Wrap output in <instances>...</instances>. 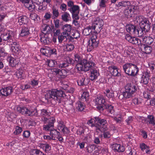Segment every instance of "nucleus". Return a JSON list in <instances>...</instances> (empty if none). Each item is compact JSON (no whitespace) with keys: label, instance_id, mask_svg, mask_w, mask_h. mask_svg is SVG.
Masks as SVG:
<instances>
[{"label":"nucleus","instance_id":"nucleus-1","mask_svg":"<svg viewBox=\"0 0 155 155\" xmlns=\"http://www.w3.org/2000/svg\"><path fill=\"white\" fill-rule=\"evenodd\" d=\"M65 96L64 91L62 90L53 89L49 91L45 95V98L48 101L54 100L59 103L61 102L62 98Z\"/></svg>","mask_w":155,"mask_h":155},{"label":"nucleus","instance_id":"nucleus-56","mask_svg":"<svg viewBox=\"0 0 155 155\" xmlns=\"http://www.w3.org/2000/svg\"><path fill=\"white\" fill-rule=\"evenodd\" d=\"M48 53L50 55H56L57 54V50L55 48H50L48 50Z\"/></svg>","mask_w":155,"mask_h":155},{"label":"nucleus","instance_id":"nucleus-34","mask_svg":"<svg viewBox=\"0 0 155 155\" xmlns=\"http://www.w3.org/2000/svg\"><path fill=\"white\" fill-rule=\"evenodd\" d=\"M75 107L78 110L81 111L84 109L85 104L82 102L78 101L76 103Z\"/></svg>","mask_w":155,"mask_h":155},{"label":"nucleus","instance_id":"nucleus-35","mask_svg":"<svg viewBox=\"0 0 155 155\" xmlns=\"http://www.w3.org/2000/svg\"><path fill=\"white\" fill-rule=\"evenodd\" d=\"M130 43L138 45L139 47L142 43L141 40L137 37H133Z\"/></svg>","mask_w":155,"mask_h":155},{"label":"nucleus","instance_id":"nucleus-47","mask_svg":"<svg viewBox=\"0 0 155 155\" xmlns=\"http://www.w3.org/2000/svg\"><path fill=\"white\" fill-rule=\"evenodd\" d=\"M7 55V53L4 48H0V57H4L6 56Z\"/></svg>","mask_w":155,"mask_h":155},{"label":"nucleus","instance_id":"nucleus-29","mask_svg":"<svg viewBox=\"0 0 155 155\" xmlns=\"http://www.w3.org/2000/svg\"><path fill=\"white\" fill-rule=\"evenodd\" d=\"M91 27V26H88L85 28L83 31V34L85 36H88L90 34L92 35H94V34Z\"/></svg>","mask_w":155,"mask_h":155},{"label":"nucleus","instance_id":"nucleus-15","mask_svg":"<svg viewBox=\"0 0 155 155\" xmlns=\"http://www.w3.org/2000/svg\"><path fill=\"white\" fill-rule=\"evenodd\" d=\"M116 5L118 7H120V8H122L124 10L127 9H129L131 6H133L131 5L130 2L129 1H122L120 2L117 4H116Z\"/></svg>","mask_w":155,"mask_h":155},{"label":"nucleus","instance_id":"nucleus-19","mask_svg":"<svg viewBox=\"0 0 155 155\" xmlns=\"http://www.w3.org/2000/svg\"><path fill=\"white\" fill-rule=\"evenodd\" d=\"M10 45L11 46V49L13 52L18 54L21 52L20 48L17 41H14Z\"/></svg>","mask_w":155,"mask_h":155},{"label":"nucleus","instance_id":"nucleus-6","mask_svg":"<svg viewBox=\"0 0 155 155\" xmlns=\"http://www.w3.org/2000/svg\"><path fill=\"white\" fill-rule=\"evenodd\" d=\"M107 123L106 120L98 117H94L88 120L87 124L90 126H104Z\"/></svg>","mask_w":155,"mask_h":155},{"label":"nucleus","instance_id":"nucleus-40","mask_svg":"<svg viewBox=\"0 0 155 155\" xmlns=\"http://www.w3.org/2000/svg\"><path fill=\"white\" fill-rule=\"evenodd\" d=\"M46 64L48 65V66L51 67L54 66L56 67L57 62L55 60L48 59L46 61Z\"/></svg>","mask_w":155,"mask_h":155},{"label":"nucleus","instance_id":"nucleus-31","mask_svg":"<svg viewBox=\"0 0 155 155\" xmlns=\"http://www.w3.org/2000/svg\"><path fill=\"white\" fill-rule=\"evenodd\" d=\"M147 124L153 125H155V119L153 115H148L147 118Z\"/></svg>","mask_w":155,"mask_h":155},{"label":"nucleus","instance_id":"nucleus-7","mask_svg":"<svg viewBox=\"0 0 155 155\" xmlns=\"http://www.w3.org/2000/svg\"><path fill=\"white\" fill-rule=\"evenodd\" d=\"M139 25L140 29H142L145 33L148 32L150 28V23L146 18H143V16H140Z\"/></svg>","mask_w":155,"mask_h":155},{"label":"nucleus","instance_id":"nucleus-26","mask_svg":"<svg viewBox=\"0 0 155 155\" xmlns=\"http://www.w3.org/2000/svg\"><path fill=\"white\" fill-rule=\"evenodd\" d=\"M140 148L141 150L144 151H145V152L147 154H149L150 153L151 151L150 149V147L144 143H142L140 144Z\"/></svg>","mask_w":155,"mask_h":155},{"label":"nucleus","instance_id":"nucleus-27","mask_svg":"<svg viewBox=\"0 0 155 155\" xmlns=\"http://www.w3.org/2000/svg\"><path fill=\"white\" fill-rule=\"evenodd\" d=\"M64 32L62 34L64 35H69L71 31V25L66 24L64 25L62 28Z\"/></svg>","mask_w":155,"mask_h":155},{"label":"nucleus","instance_id":"nucleus-2","mask_svg":"<svg viewBox=\"0 0 155 155\" xmlns=\"http://www.w3.org/2000/svg\"><path fill=\"white\" fill-rule=\"evenodd\" d=\"M125 91L120 95L118 98L120 99L124 98L127 99L131 97L138 88L137 86L133 84L128 83L124 87Z\"/></svg>","mask_w":155,"mask_h":155},{"label":"nucleus","instance_id":"nucleus-39","mask_svg":"<svg viewBox=\"0 0 155 155\" xmlns=\"http://www.w3.org/2000/svg\"><path fill=\"white\" fill-rule=\"evenodd\" d=\"M91 26V28H92L93 31L94 35H97L98 32H99L102 29V27H100V26L98 25H94Z\"/></svg>","mask_w":155,"mask_h":155},{"label":"nucleus","instance_id":"nucleus-53","mask_svg":"<svg viewBox=\"0 0 155 155\" xmlns=\"http://www.w3.org/2000/svg\"><path fill=\"white\" fill-rule=\"evenodd\" d=\"M23 71L22 70H19L15 73V74L18 78L21 79L22 78Z\"/></svg>","mask_w":155,"mask_h":155},{"label":"nucleus","instance_id":"nucleus-12","mask_svg":"<svg viewBox=\"0 0 155 155\" xmlns=\"http://www.w3.org/2000/svg\"><path fill=\"white\" fill-rule=\"evenodd\" d=\"M13 91L12 87H8L2 88L0 90V96L4 98L11 95Z\"/></svg>","mask_w":155,"mask_h":155},{"label":"nucleus","instance_id":"nucleus-18","mask_svg":"<svg viewBox=\"0 0 155 155\" xmlns=\"http://www.w3.org/2000/svg\"><path fill=\"white\" fill-rule=\"evenodd\" d=\"M139 48L141 51L146 54H150L151 53L152 48L151 47L144 44L141 43Z\"/></svg>","mask_w":155,"mask_h":155},{"label":"nucleus","instance_id":"nucleus-24","mask_svg":"<svg viewBox=\"0 0 155 155\" xmlns=\"http://www.w3.org/2000/svg\"><path fill=\"white\" fill-rule=\"evenodd\" d=\"M103 107L104 110L105 109L108 112V114L110 115V114H114V107L111 105H109L107 104L104 105Z\"/></svg>","mask_w":155,"mask_h":155},{"label":"nucleus","instance_id":"nucleus-13","mask_svg":"<svg viewBox=\"0 0 155 155\" xmlns=\"http://www.w3.org/2000/svg\"><path fill=\"white\" fill-rule=\"evenodd\" d=\"M82 62L84 67L85 71H87L90 70V71L91 69H93V68L96 67L95 64L93 62L88 61L87 60L84 59H83Z\"/></svg>","mask_w":155,"mask_h":155},{"label":"nucleus","instance_id":"nucleus-3","mask_svg":"<svg viewBox=\"0 0 155 155\" xmlns=\"http://www.w3.org/2000/svg\"><path fill=\"white\" fill-rule=\"evenodd\" d=\"M123 68L124 72L131 77L136 76L139 71V69L137 66L132 63H126L123 65Z\"/></svg>","mask_w":155,"mask_h":155},{"label":"nucleus","instance_id":"nucleus-44","mask_svg":"<svg viewBox=\"0 0 155 155\" xmlns=\"http://www.w3.org/2000/svg\"><path fill=\"white\" fill-rule=\"evenodd\" d=\"M76 68L78 71H85L84 67L82 63H77L76 65Z\"/></svg>","mask_w":155,"mask_h":155},{"label":"nucleus","instance_id":"nucleus-59","mask_svg":"<svg viewBox=\"0 0 155 155\" xmlns=\"http://www.w3.org/2000/svg\"><path fill=\"white\" fill-rule=\"evenodd\" d=\"M74 47L73 45L69 44L67 45L66 46V49L68 51H72L74 48Z\"/></svg>","mask_w":155,"mask_h":155},{"label":"nucleus","instance_id":"nucleus-10","mask_svg":"<svg viewBox=\"0 0 155 155\" xmlns=\"http://www.w3.org/2000/svg\"><path fill=\"white\" fill-rule=\"evenodd\" d=\"M95 104L99 105L97 107V109L100 111H103L104 110L103 107L104 105H106L107 103L105 102V99L103 96L98 95L95 99L94 100Z\"/></svg>","mask_w":155,"mask_h":155},{"label":"nucleus","instance_id":"nucleus-55","mask_svg":"<svg viewBox=\"0 0 155 155\" xmlns=\"http://www.w3.org/2000/svg\"><path fill=\"white\" fill-rule=\"evenodd\" d=\"M69 66L68 63L67 62H65L64 63H62V64H57V66L59 68H64L66 67H68Z\"/></svg>","mask_w":155,"mask_h":155},{"label":"nucleus","instance_id":"nucleus-49","mask_svg":"<svg viewBox=\"0 0 155 155\" xmlns=\"http://www.w3.org/2000/svg\"><path fill=\"white\" fill-rule=\"evenodd\" d=\"M33 153L32 155H45L40 150L38 149H34L33 150Z\"/></svg>","mask_w":155,"mask_h":155},{"label":"nucleus","instance_id":"nucleus-30","mask_svg":"<svg viewBox=\"0 0 155 155\" xmlns=\"http://www.w3.org/2000/svg\"><path fill=\"white\" fill-rule=\"evenodd\" d=\"M141 37L142 38L143 43L146 44L150 45L153 41V38L151 37H146L143 35Z\"/></svg>","mask_w":155,"mask_h":155},{"label":"nucleus","instance_id":"nucleus-51","mask_svg":"<svg viewBox=\"0 0 155 155\" xmlns=\"http://www.w3.org/2000/svg\"><path fill=\"white\" fill-rule=\"evenodd\" d=\"M106 94L108 98H111L114 97L113 92L112 91H110L108 89L106 90Z\"/></svg>","mask_w":155,"mask_h":155},{"label":"nucleus","instance_id":"nucleus-57","mask_svg":"<svg viewBox=\"0 0 155 155\" xmlns=\"http://www.w3.org/2000/svg\"><path fill=\"white\" fill-rule=\"evenodd\" d=\"M149 79V78L141 77V83H143L144 84H147L148 83Z\"/></svg>","mask_w":155,"mask_h":155},{"label":"nucleus","instance_id":"nucleus-50","mask_svg":"<svg viewBox=\"0 0 155 155\" xmlns=\"http://www.w3.org/2000/svg\"><path fill=\"white\" fill-rule=\"evenodd\" d=\"M22 131V129L20 127H16L15 130L14 132V134L17 135L20 134Z\"/></svg>","mask_w":155,"mask_h":155},{"label":"nucleus","instance_id":"nucleus-58","mask_svg":"<svg viewBox=\"0 0 155 155\" xmlns=\"http://www.w3.org/2000/svg\"><path fill=\"white\" fill-rule=\"evenodd\" d=\"M52 17V15L49 12H48L45 13L44 17L45 20H49Z\"/></svg>","mask_w":155,"mask_h":155},{"label":"nucleus","instance_id":"nucleus-20","mask_svg":"<svg viewBox=\"0 0 155 155\" xmlns=\"http://www.w3.org/2000/svg\"><path fill=\"white\" fill-rule=\"evenodd\" d=\"M113 150L114 152H123L125 150L124 146L119 144L115 143L113 145Z\"/></svg>","mask_w":155,"mask_h":155},{"label":"nucleus","instance_id":"nucleus-41","mask_svg":"<svg viewBox=\"0 0 155 155\" xmlns=\"http://www.w3.org/2000/svg\"><path fill=\"white\" fill-rule=\"evenodd\" d=\"M52 19H54L58 17L59 15V13L58 9L54 8H52Z\"/></svg>","mask_w":155,"mask_h":155},{"label":"nucleus","instance_id":"nucleus-46","mask_svg":"<svg viewBox=\"0 0 155 155\" xmlns=\"http://www.w3.org/2000/svg\"><path fill=\"white\" fill-rule=\"evenodd\" d=\"M94 24L100 26V27H102L104 25V21L103 20L97 18L94 23Z\"/></svg>","mask_w":155,"mask_h":155},{"label":"nucleus","instance_id":"nucleus-43","mask_svg":"<svg viewBox=\"0 0 155 155\" xmlns=\"http://www.w3.org/2000/svg\"><path fill=\"white\" fill-rule=\"evenodd\" d=\"M74 61L76 63H82L83 59H82L81 56L78 54H75L74 55Z\"/></svg>","mask_w":155,"mask_h":155},{"label":"nucleus","instance_id":"nucleus-62","mask_svg":"<svg viewBox=\"0 0 155 155\" xmlns=\"http://www.w3.org/2000/svg\"><path fill=\"white\" fill-rule=\"evenodd\" d=\"M108 0H101L100 3V6L101 7H106V4H107Z\"/></svg>","mask_w":155,"mask_h":155},{"label":"nucleus","instance_id":"nucleus-37","mask_svg":"<svg viewBox=\"0 0 155 155\" xmlns=\"http://www.w3.org/2000/svg\"><path fill=\"white\" fill-rule=\"evenodd\" d=\"M28 21V18L26 16H21L18 18V22L20 25L25 24Z\"/></svg>","mask_w":155,"mask_h":155},{"label":"nucleus","instance_id":"nucleus-25","mask_svg":"<svg viewBox=\"0 0 155 155\" xmlns=\"http://www.w3.org/2000/svg\"><path fill=\"white\" fill-rule=\"evenodd\" d=\"M40 40L42 43L44 45H47L50 42V38L47 35L42 34L41 35Z\"/></svg>","mask_w":155,"mask_h":155},{"label":"nucleus","instance_id":"nucleus-28","mask_svg":"<svg viewBox=\"0 0 155 155\" xmlns=\"http://www.w3.org/2000/svg\"><path fill=\"white\" fill-rule=\"evenodd\" d=\"M77 82L79 86L85 85L88 83V80L83 76L80 78Z\"/></svg>","mask_w":155,"mask_h":155},{"label":"nucleus","instance_id":"nucleus-38","mask_svg":"<svg viewBox=\"0 0 155 155\" xmlns=\"http://www.w3.org/2000/svg\"><path fill=\"white\" fill-rule=\"evenodd\" d=\"M24 4H26L25 5V6L31 11H33L35 8V6L34 4L32 2H30V0L28 2Z\"/></svg>","mask_w":155,"mask_h":155},{"label":"nucleus","instance_id":"nucleus-32","mask_svg":"<svg viewBox=\"0 0 155 155\" xmlns=\"http://www.w3.org/2000/svg\"><path fill=\"white\" fill-rule=\"evenodd\" d=\"M40 147L46 153L49 152L51 149V146L47 143H41L40 145Z\"/></svg>","mask_w":155,"mask_h":155},{"label":"nucleus","instance_id":"nucleus-5","mask_svg":"<svg viewBox=\"0 0 155 155\" xmlns=\"http://www.w3.org/2000/svg\"><path fill=\"white\" fill-rule=\"evenodd\" d=\"M126 28L128 32L134 36L140 37L143 34L142 30L136 25L127 24L126 26Z\"/></svg>","mask_w":155,"mask_h":155},{"label":"nucleus","instance_id":"nucleus-9","mask_svg":"<svg viewBox=\"0 0 155 155\" xmlns=\"http://www.w3.org/2000/svg\"><path fill=\"white\" fill-rule=\"evenodd\" d=\"M98 44L99 40L97 38V35H93L91 40L89 41V44L87 46L88 51H91L94 48L97 47Z\"/></svg>","mask_w":155,"mask_h":155},{"label":"nucleus","instance_id":"nucleus-42","mask_svg":"<svg viewBox=\"0 0 155 155\" xmlns=\"http://www.w3.org/2000/svg\"><path fill=\"white\" fill-rule=\"evenodd\" d=\"M55 121V119L54 117L48 118V121L45 124L48 123V124L44 126H54V124Z\"/></svg>","mask_w":155,"mask_h":155},{"label":"nucleus","instance_id":"nucleus-22","mask_svg":"<svg viewBox=\"0 0 155 155\" xmlns=\"http://www.w3.org/2000/svg\"><path fill=\"white\" fill-rule=\"evenodd\" d=\"M111 74L114 76H119L120 74L118 71L117 67L114 66H111L109 67Z\"/></svg>","mask_w":155,"mask_h":155},{"label":"nucleus","instance_id":"nucleus-33","mask_svg":"<svg viewBox=\"0 0 155 155\" xmlns=\"http://www.w3.org/2000/svg\"><path fill=\"white\" fill-rule=\"evenodd\" d=\"M71 17L70 15L67 12H64L61 15V19L64 22H67L70 20Z\"/></svg>","mask_w":155,"mask_h":155},{"label":"nucleus","instance_id":"nucleus-23","mask_svg":"<svg viewBox=\"0 0 155 155\" xmlns=\"http://www.w3.org/2000/svg\"><path fill=\"white\" fill-rule=\"evenodd\" d=\"M30 34L29 30L27 25L23 26L21 31L20 35L22 37H24L29 35Z\"/></svg>","mask_w":155,"mask_h":155},{"label":"nucleus","instance_id":"nucleus-36","mask_svg":"<svg viewBox=\"0 0 155 155\" xmlns=\"http://www.w3.org/2000/svg\"><path fill=\"white\" fill-rule=\"evenodd\" d=\"M7 60L9 62L10 65L12 67H14L17 63L15 58L12 56H9L7 58Z\"/></svg>","mask_w":155,"mask_h":155},{"label":"nucleus","instance_id":"nucleus-8","mask_svg":"<svg viewBox=\"0 0 155 155\" xmlns=\"http://www.w3.org/2000/svg\"><path fill=\"white\" fill-rule=\"evenodd\" d=\"M15 34L11 30L8 31L6 33L1 35L3 41L10 45L14 41H16L14 40Z\"/></svg>","mask_w":155,"mask_h":155},{"label":"nucleus","instance_id":"nucleus-54","mask_svg":"<svg viewBox=\"0 0 155 155\" xmlns=\"http://www.w3.org/2000/svg\"><path fill=\"white\" fill-rule=\"evenodd\" d=\"M89 95L88 92H84L81 97V100L83 101H86V98L89 97Z\"/></svg>","mask_w":155,"mask_h":155},{"label":"nucleus","instance_id":"nucleus-14","mask_svg":"<svg viewBox=\"0 0 155 155\" xmlns=\"http://www.w3.org/2000/svg\"><path fill=\"white\" fill-rule=\"evenodd\" d=\"M90 70L91 74L90 76V78L91 81L96 79L99 75V73L97 68L96 66Z\"/></svg>","mask_w":155,"mask_h":155},{"label":"nucleus","instance_id":"nucleus-52","mask_svg":"<svg viewBox=\"0 0 155 155\" xmlns=\"http://www.w3.org/2000/svg\"><path fill=\"white\" fill-rule=\"evenodd\" d=\"M150 77V71L148 70L144 71L142 73V77L149 78Z\"/></svg>","mask_w":155,"mask_h":155},{"label":"nucleus","instance_id":"nucleus-45","mask_svg":"<svg viewBox=\"0 0 155 155\" xmlns=\"http://www.w3.org/2000/svg\"><path fill=\"white\" fill-rule=\"evenodd\" d=\"M86 148L87 152L91 153L95 150V147L93 145H89L87 146Z\"/></svg>","mask_w":155,"mask_h":155},{"label":"nucleus","instance_id":"nucleus-64","mask_svg":"<svg viewBox=\"0 0 155 155\" xmlns=\"http://www.w3.org/2000/svg\"><path fill=\"white\" fill-rule=\"evenodd\" d=\"M98 129L101 132L104 133L106 132L107 130V127H98Z\"/></svg>","mask_w":155,"mask_h":155},{"label":"nucleus","instance_id":"nucleus-16","mask_svg":"<svg viewBox=\"0 0 155 155\" xmlns=\"http://www.w3.org/2000/svg\"><path fill=\"white\" fill-rule=\"evenodd\" d=\"M135 7L134 5L131 6L129 9H127L124 10V15L127 18L132 17L134 15V12L135 10Z\"/></svg>","mask_w":155,"mask_h":155},{"label":"nucleus","instance_id":"nucleus-17","mask_svg":"<svg viewBox=\"0 0 155 155\" xmlns=\"http://www.w3.org/2000/svg\"><path fill=\"white\" fill-rule=\"evenodd\" d=\"M51 127H44L43 130L46 131H50V134L52 137H56L58 135L60 134L57 130L51 128Z\"/></svg>","mask_w":155,"mask_h":155},{"label":"nucleus","instance_id":"nucleus-21","mask_svg":"<svg viewBox=\"0 0 155 155\" xmlns=\"http://www.w3.org/2000/svg\"><path fill=\"white\" fill-rule=\"evenodd\" d=\"M51 113L47 112L45 109L41 110V115L42 116V120L44 123H46L48 121V118L50 115Z\"/></svg>","mask_w":155,"mask_h":155},{"label":"nucleus","instance_id":"nucleus-63","mask_svg":"<svg viewBox=\"0 0 155 155\" xmlns=\"http://www.w3.org/2000/svg\"><path fill=\"white\" fill-rule=\"evenodd\" d=\"M141 135L143 137L144 139H146L147 137V133L145 131L141 130L140 131Z\"/></svg>","mask_w":155,"mask_h":155},{"label":"nucleus","instance_id":"nucleus-60","mask_svg":"<svg viewBox=\"0 0 155 155\" xmlns=\"http://www.w3.org/2000/svg\"><path fill=\"white\" fill-rule=\"evenodd\" d=\"M62 128V130L64 134H68L70 132V130L67 127H60Z\"/></svg>","mask_w":155,"mask_h":155},{"label":"nucleus","instance_id":"nucleus-61","mask_svg":"<svg viewBox=\"0 0 155 155\" xmlns=\"http://www.w3.org/2000/svg\"><path fill=\"white\" fill-rule=\"evenodd\" d=\"M133 120V117L132 116L129 117L125 120V121L127 123V125H130Z\"/></svg>","mask_w":155,"mask_h":155},{"label":"nucleus","instance_id":"nucleus-4","mask_svg":"<svg viewBox=\"0 0 155 155\" xmlns=\"http://www.w3.org/2000/svg\"><path fill=\"white\" fill-rule=\"evenodd\" d=\"M17 110L20 113L26 116L38 117V110L36 108H33L31 107L21 106L18 107Z\"/></svg>","mask_w":155,"mask_h":155},{"label":"nucleus","instance_id":"nucleus-11","mask_svg":"<svg viewBox=\"0 0 155 155\" xmlns=\"http://www.w3.org/2000/svg\"><path fill=\"white\" fill-rule=\"evenodd\" d=\"M71 13L73 19L78 20L79 18L78 14L80 12V8L79 6L75 5L71 8L68 9Z\"/></svg>","mask_w":155,"mask_h":155},{"label":"nucleus","instance_id":"nucleus-48","mask_svg":"<svg viewBox=\"0 0 155 155\" xmlns=\"http://www.w3.org/2000/svg\"><path fill=\"white\" fill-rule=\"evenodd\" d=\"M142 99L140 98H134L133 100V102L135 105H139L141 104Z\"/></svg>","mask_w":155,"mask_h":155}]
</instances>
